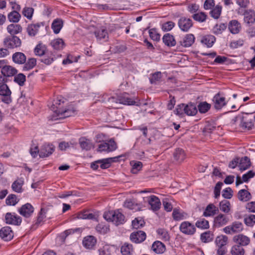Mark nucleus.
Wrapping results in <instances>:
<instances>
[{
    "mask_svg": "<svg viewBox=\"0 0 255 255\" xmlns=\"http://www.w3.org/2000/svg\"><path fill=\"white\" fill-rule=\"evenodd\" d=\"M117 145L115 141L110 139L108 142H103L99 145L98 150L99 151L111 152L116 150Z\"/></svg>",
    "mask_w": 255,
    "mask_h": 255,
    "instance_id": "obj_10",
    "label": "nucleus"
},
{
    "mask_svg": "<svg viewBox=\"0 0 255 255\" xmlns=\"http://www.w3.org/2000/svg\"><path fill=\"white\" fill-rule=\"evenodd\" d=\"M229 221V218L227 216L220 214L214 218V226L220 228L226 225Z\"/></svg>",
    "mask_w": 255,
    "mask_h": 255,
    "instance_id": "obj_14",
    "label": "nucleus"
},
{
    "mask_svg": "<svg viewBox=\"0 0 255 255\" xmlns=\"http://www.w3.org/2000/svg\"><path fill=\"white\" fill-rule=\"evenodd\" d=\"M173 157L177 162L179 163L182 162L185 158L184 151L181 148L176 149L174 152Z\"/></svg>",
    "mask_w": 255,
    "mask_h": 255,
    "instance_id": "obj_36",
    "label": "nucleus"
},
{
    "mask_svg": "<svg viewBox=\"0 0 255 255\" xmlns=\"http://www.w3.org/2000/svg\"><path fill=\"white\" fill-rule=\"evenodd\" d=\"M34 210L33 207L30 203H26L18 209V212L22 216L29 218L32 215Z\"/></svg>",
    "mask_w": 255,
    "mask_h": 255,
    "instance_id": "obj_11",
    "label": "nucleus"
},
{
    "mask_svg": "<svg viewBox=\"0 0 255 255\" xmlns=\"http://www.w3.org/2000/svg\"><path fill=\"white\" fill-rule=\"evenodd\" d=\"M213 101L214 103V107L216 109H221L226 105L225 98L221 96L219 94L215 95Z\"/></svg>",
    "mask_w": 255,
    "mask_h": 255,
    "instance_id": "obj_21",
    "label": "nucleus"
},
{
    "mask_svg": "<svg viewBox=\"0 0 255 255\" xmlns=\"http://www.w3.org/2000/svg\"><path fill=\"white\" fill-rule=\"evenodd\" d=\"M159 238L164 241H168L170 239V236L168 232L163 229H159L157 230Z\"/></svg>",
    "mask_w": 255,
    "mask_h": 255,
    "instance_id": "obj_52",
    "label": "nucleus"
},
{
    "mask_svg": "<svg viewBox=\"0 0 255 255\" xmlns=\"http://www.w3.org/2000/svg\"><path fill=\"white\" fill-rule=\"evenodd\" d=\"M240 126L243 129H251L254 126V124L251 120H248L246 118H242L240 123Z\"/></svg>",
    "mask_w": 255,
    "mask_h": 255,
    "instance_id": "obj_45",
    "label": "nucleus"
},
{
    "mask_svg": "<svg viewBox=\"0 0 255 255\" xmlns=\"http://www.w3.org/2000/svg\"><path fill=\"white\" fill-rule=\"evenodd\" d=\"M12 59L14 63L17 64H23L26 62V57L22 52H17L13 54Z\"/></svg>",
    "mask_w": 255,
    "mask_h": 255,
    "instance_id": "obj_23",
    "label": "nucleus"
},
{
    "mask_svg": "<svg viewBox=\"0 0 255 255\" xmlns=\"http://www.w3.org/2000/svg\"><path fill=\"white\" fill-rule=\"evenodd\" d=\"M130 240L135 243H140L144 241L146 239L145 233L142 231H139L135 233H132L130 236Z\"/></svg>",
    "mask_w": 255,
    "mask_h": 255,
    "instance_id": "obj_19",
    "label": "nucleus"
},
{
    "mask_svg": "<svg viewBox=\"0 0 255 255\" xmlns=\"http://www.w3.org/2000/svg\"><path fill=\"white\" fill-rule=\"evenodd\" d=\"M228 238L225 235L217 236L215 240L216 255H225L227 252L226 245Z\"/></svg>",
    "mask_w": 255,
    "mask_h": 255,
    "instance_id": "obj_2",
    "label": "nucleus"
},
{
    "mask_svg": "<svg viewBox=\"0 0 255 255\" xmlns=\"http://www.w3.org/2000/svg\"><path fill=\"white\" fill-rule=\"evenodd\" d=\"M243 229V224L240 222L235 221L233 222L230 225L224 228L223 231L227 234L233 235L241 232Z\"/></svg>",
    "mask_w": 255,
    "mask_h": 255,
    "instance_id": "obj_4",
    "label": "nucleus"
},
{
    "mask_svg": "<svg viewBox=\"0 0 255 255\" xmlns=\"http://www.w3.org/2000/svg\"><path fill=\"white\" fill-rule=\"evenodd\" d=\"M3 43L8 48H14L21 45V40L16 36H9L4 38Z\"/></svg>",
    "mask_w": 255,
    "mask_h": 255,
    "instance_id": "obj_7",
    "label": "nucleus"
},
{
    "mask_svg": "<svg viewBox=\"0 0 255 255\" xmlns=\"http://www.w3.org/2000/svg\"><path fill=\"white\" fill-rule=\"evenodd\" d=\"M53 114L52 115V120H57L58 119H64L74 115L75 114L76 110L73 107H69L65 109H60L58 111L55 110L54 107H52Z\"/></svg>",
    "mask_w": 255,
    "mask_h": 255,
    "instance_id": "obj_3",
    "label": "nucleus"
},
{
    "mask_svg": "<svg viewBox=\"0 0 255 255\" xmlns=\"http://www.w3.org/2000/svg\"><path fill=\"white\" fill-rule=\"evenodd\" d=\"M216 41V38L212 35H207L203 36L201 39V43L206 45L208 47H211Z\"/></svg>",
    "mask_w": 255,
    "mask_h": 255,
    "instance_id": "obj_31",
    "label": "nucleus"
},
{
    "mask_svg": "<svg viewBox=\"0 0 255 255\" xmlns=\"http://www.w3.org/2000/svg\"><path fill=\"white\" fill-rule=\"evenodd\" d=\"M230 254L231 255H244L245 250L240 245H235L231 247Z\"/></svg>",
    "mask_w": 255,
    "mask_h": 255,
    "instance_id": "obj_42",
    "label": "nucleus"
},
{
    "mask_svg": "<svg viewBox=\"0 0 255 255\" xmlns=\"http://www.w3.org/2000/svg\"><path fill=\"white\" fill-rule=\"evenodd\" d=\"M147 201L151 206V209L154 211H158L161 207L160 199L155 195H151L148 197Z\"/></svg>",
    "mask_w": 255,
    "mask_h": 255,
    "instance_id": "obj_17",
    "label": "nucleus"
},
{
    "mask_svg": "<svg viewBox=\"0 0 255 255\" xmlns=\"http://www.w3.org/2000/svg\"><path fill=\"white\" fill-rule=\"evenodd\" d=\"M233 241L236 243V245H240L241 247L246 246L250 244V239L248 237L243 234H238L233 237Z\"/></svg>",
    "mask_w": 255,
    "mask_h": 255,
    "instance_id": "obj_12",
    "label": "nucleus"
},
{
    "mask_svg": "<svg viewBox=\"0 0 255 255\" xmlns=\"http://www.w3.org/2000/svg\"><path fill=\"white\" fill-rule=\"evenodd\" d=\"M65 99L61 97L58 96L57 98L53 101L52 105L51 106V110L52 111V107H54L55 110H57L58 111L61 109L60 105L61 103L63 104L64 103Z\"/></svg>",
    "mask_w": 255,
    "mask_h": 255,
    "instance_id": "obj_51",
    "label": "nucleus"
},
{
    "mask_svg": "<svg viewBox=\"0 0 255 255\" xmlns=\"http://www.w3.org/2000/svg\"><path fill=\"white\" fill-rule=\"evenodd\" d=\"M5 221L7 224L19 226L22 220L20 216L14 213H7L5 215Z\"/></svg>",
    "mask_w": 255,
    "mask_h": 255,
    "instance_id": "obj_9",
    "label": "nucleus"
},
{
    "mask_svg": "<svg viewBox=\"0 0 255 255\" xmlns=\"http://www.w3.org/2000/svg\"><path fill=\"white\" fill-rule=\"evenodd\" d=\"M250 166L251 161L247 156H245L240 159L239 165L240 170H245L249 168Z\"/></svg>",
    "mask_w": 255,
    "mask_h": 255,
    "instance_id": "obj_38",
    "label": "nucleus"
},
{
    "mask_svg": "<svg viewBox=\"0 0 255 255\" xmlns=\"http://www.w3.org/2000/svg\"><path fill=\"white\" fill-rule=\"evenodd\" d=\"M103 217L106 220L113 222L116 226L125 222V216L119 210L105 212Z\"/></svg>",
    "mask_w": 255,
    "mask_h": 255,
    "instance_id": "obj_1",
    "label": "nucleus"
},
{
    "mask_svg": "<svg viewBox=\"0 0 255 255\" xmlns=\"http://www.w3.org/2000/svg\"><path fill=\"white\" fill-rule=\"evenodd\" d=\"M172 217L175 221H180L187 218V214L181 210L174 209L172 212Z\"/></svg>",
    "mask_w": 255,
    "mask_h": 255,
    "instance_id": "obj_28",
    "label": "nucleus"
},
{
    "mask_svg": "<svg viewBox=\"0 0 255 255\" xmlns=\"http://www.w3.org/2000/svg\"><path fill=\"white\" fill-rule=\"evenodd\" d=\"M54 151V146L52 144L45 143L42 146L39 152V156L43 158L51 155Z\"/></svg>",
    "mask_w": 255,
    "mask_h": 255,
    "instance_id": "obj_13",
    "label": "nucleus"
},
{
    "mask_svg": "<svg viewBox=\"0 0 255 255\" xmlns=\"http://www.w3.org/2000/svg\"><path fill=\"white\" fill-rule=\"evenodd\" d=\"M34 9L30 7H25L22 10V14L28 19L32 17Z\"/></svg>",
    "mask_w": 255,
    "mask_h": 255,
    "instance_id": "obj_62",
    "label": "nucleus"
},
{
    "mask_svg": "<svg viewBox=\"0 0 255 255\" xmlns=\"http://www.w3.org/2000/svg\"><path fill=\"white\" fill-rule=\"evenodd\" d=\"M152 250L156 254H161L165 251V245L160 241L155 242L152 246Z\"/></svg>",
    "mask_w": 255,
    "mask_h": 255,
    "instance_id": "obj_32",
    "label": "nucleus"
},
{
    "mask_svg": "<svg viewBox=\"0 0 255 255\" xmlns=\"http://www.w3.org/2000/svg\"><path fill=\"white\" fill-rule=\"evenodd\" d=\"M96 230L100 234H105L110 231L109 226L105 223H100L96 227Z\"/></svg>",
    "mask_w": 255,
    "mask_h": 255,
    "instance_id": "obj_49",
    "label": "nucleus"
},
{
    "mask_svg": "<svg viewBox=\"0 0 255 255\" xmlns=\"http://www.w3.org/2000/svg\"><path fill=\"white\" fill-rule=\"evenodd\" d=\"M229 29L232 34H237L241 29V24L237 20H232L229 22Z\"/></svg>",
    "mask_w": 255,
    "mask_h": 255,
    "instance_id": "obj_26",
    "label": "nucleus"
},
{
    "mask_svg": "<svg viewBox=\"0 0 255 255\" xmlns=\"http://www.w3.org/2000/svg\"><path fill=\"white\" fill-rule=\"evenodd\" d=\"M46 217V211L43 208H41L39 214L37 216L36 221L35 223L34 226H36V228L41 224V223L43 221V220Z\"/></svg>",
    "mask_w": 255,
    "mask_h": 255,
    "instance_id": "obj_61",
    "label": "nucleus"
},
{
    "mask_svg": "<svg viewBox=\"0 0 255 255\" xmlns=\"http://www.w3.org/2000/svg\"><path fill=\"white\" fill-rule=\"evenodd\" d=\"M161 78V73L160 72H156L152 74L150 78V82L151 84H156L159 81Z\"/></svg>",
    "mask_w": 255,
    "mask_h": 255,
    "instance_id": "obj_64",
    "label": "nucleus"
},
{
    "mask_svg": "<svg viewBox=\"0 0 255 255\" xmlns=\"http://www.w3.org/2000/svg\"><path fill=\"white\" fill-rule=\"evenodd\" d=\"M207 15L203 12H198L193 15V18L198 22H203L206 21Z\"/></svg>",
    "mask_w": 255,
    "mask_h": 255,
    "instance_id": "obj_56",
    "label": "nucleus"
},
{
    "mask_svg": "<svg viewBox=\"0 0 255 255\" xmlns=\"http://www.w3.org/2000/svg\"><path fill=\"white\" fill-rule=\"evenodd\" d=\"M185 114L187 116H195L198 112L197 107L193 104L190 103L187 105L185 104Z\"/></svg>",
    "mask_w": 255,
    "mask_h": 255,
    "instance_id": "obj_30",
    "label": "nucleus"
},
{
    "mask_svg": "<svg viewBox=\"0 0 255 255\" xmlns=\"http://www.w3.org/2000/svg\"><path fill=\"white\" fill-rule=\"evenodd\" d=\"M132 251V245L128 243H125L121 249V252L123 255H130Z\"/></svg>",
    "mask_w": 255,
    "mask_h": 255,
    "instance_id": "obj_47",
    "label": "nucleus"
},
{
    "mask_svg": "<svg viewBox=\"0 0 255 255\" xmlns=\"http://www.w3.org/2000/svg\"><path fill=\"white\" fill-rule=\"evenodd\" d=\"M222 10V6L218 4L212 8L210 11V14L213 18L217 19L221 15Z\"/></svg>",
    "mask_w": 255,
    "mask_h": 255,
    "instance_id": "obj_41",
    "label": "nucleus"
},
{
    "mask_svg": "<svg viewBox=\"0 0 255 255\" xmlns=\"http://www.w3.org/2000/svg\"><path fill=\"white\" fill-rule=\"evenodd\" d=\"M11 95V92L7 84L0 86V96L2 97V102L7 104L10 103L12 101Z\"/></svg>",
    "mask_w": 255,
    "mask_h": 255,
    "instance_id": "obj_6",
    "label": "nucleus"
},
{
    "mask_svg": "<svg viewBox=\"0 0 255 255\" xmlns=\"http://www.w3.org/2000/svg\"><path fill=\"white\" fill-rule=\"evenodd\" d=\"M195 36L192 34H187L179 41L180 44L185 47L191 46L195 41Z\"/></svg>",
    "mask_w": 255,
    "mask_h": 255,
    "instance_id": "obj_18",
    "label": "nucleus"
},
{
    "mask_svg": "<svg viewBox=\"0 0 255 255\" xmlns=\"http://www.w3.org/2000/svg\"><path fill=\"white\" fill-rule=\"evenodd\" d=\"M211 105L206 102H200L198 105L199 112L201 114L207 113L210 109Z\"/></svg>",
    "mask_w": 255,
    "mask_h": 255,
    "instance_id": "obj_53",
    "label": "nucleus"
},
{
    "mask_svg": "<svg viewBox=\"0 0 255 255\" xmlns=\"http://www.w3.org/2000/svg\"><path fill=\"white\" fill-rule=\"evenodd\" d=\"M244 222L248 226H253L255 224V215L251 214L244 218Z\"/></svg>",
    "mask_w": 255,
    "mask_h": 255,
    "instance_id": "obj_63",
    "label": "nucleus"
},
{
    "mask_svg": "<svg viewBox=\"0 0 255 255\" xmlns=\"http://www.w3.org/2000/svg\"><path fill=\"white\" fill-rule=\"evenodd\" d=\"M252 196L249 192L245 189L240 190L238 193V199L243 202H246L251 199Z\"/></svg>",
    "mask_w": 255,
    "mask_h": 255,
    "instance_id": "obj_35",
    "label": "nucleus"
},
{
    "mask_svg": "<svg viewBox=\"0 0 255 255\" xmlns=\"http://www.w3.org/2000/svg\"><path fill=\"white\" fill-rule=\"evenodd\" d=\"M163 43L167 46L172 47L176 45V40L174 36L170 33H166L162 37Z\"/></svg>",
    "mask_w": 255,
    "mask_h": 255,
    "instance_id": "obj_29",
    "label": "nucleus"
},
{
    "mask_svg": "<svg viewBox=\"0 0 255 255\" xmlns=\"http://www.w3.org/2000/svg\"><path fill=\"white\" fill-rule=\"evenodd\" d=\"M79 143L81 147L86 150H90L92 147L90 142L84 138H81L79 140Z\"/></svg>",
    "mask_w": 255,
    "mask_h": 255,
    "instance_id": "obj_58",
    "label": "nucleus"
},
{
    "mask_svg": "<svg viewBox=\"0 0 255 255\" xmlns=\"http://www.w3.org/2000/svg\"><path fill=\"white\" fill-rule=\"evenodd\" d=\"M23 183V179L22 178H19L12 183L11 187L14 191L21 193L22 191V187Z\"/></svg>",
    "mask_w": 255,
    "mask_h": 255,
    "instance_id": "obj_37",
    "label": "nucleus"
},
{
    "mask_svg": "<svg viewBox=\"0 0 255 255\" xmlns=\"http://www.w3.org/2000/svg\"><path fill=\"white\" fill-rule=\"evenodd\" d=\"M13 81L19 86H23L24 85L25 82L26 81V77L24 74L19 73L15 76Z\"/></svg>",
    "mask_w": 255,
    "mask_h": 255,
    "instance_id": "obj_55",
    "label": "nucleus"
},
{
    "mask_svg": "<svg viewBox=\"0 0 255 255\" xmlns=\"http://www.w3.org/2000/svg\"><path fill=\"white\" fill-rule=\"evenodd\" d=\"M195 226L198 228L207 229L209 228V222L204 218H200L196 221Z\"/></svg>",
    "mask_w": 255,
    "mask_h": 255,
    "instance_id": "obj_46",
    "label": "nucleus"
},
{
    "mask_svg": "<svg viewBox=\"0 0 255 255\" xmlns=\"http://www.w3.org/2000/svg\"><path fill=\"white\" fill-rule=\"evenodd\" d=\"M227 26L224 23L217 24L213 28V32L215 34L222 33L226 28Z\"/></svg>",
    "mask_w": 255,
    "mask_h": 255,
    "instance_id": "obj_57",
    "label": "nucleus"
},
{
    "mask_svg": "<svg viewBox=\"0 0 255 255\" xmlns=\"http://www.w3.org/2000/svg\"><path fill=\"white\" fill-rule=\"evenodd\" d=\"M51 45L54 49L60 50L63 48L65 44L62 39L58 38L53 40L51 42Z\"/></svg>",
    "mask_w": 255,
    "mask_h": 255,
    "instance_id": "obj_43",
    "label": "nucleus"
},
{
    "mask_svg": "<svg viewBox=\"0 0 255 255\" xmlns=\"http://www.w3.org/2000/svg\"><path fill=\"white\" fill-rule=\"evenodd\" d=\"M179 230L184 235L192 236L195 233L196 229L195 226L189 221H184L180 224Z\"/></svg>",
    "mask_w": 255,
    "mask_h": 255,
    "instance_id": "obj_5",
    "label": "nucleus"
},
{
    "mask_svg": "<svg viewBox=\"0 0 255 255\" xmlns=\"http://www.w3.org/2000/svg\"><path fill=\"white\" fill-rule=\"evenodd\" d=\"M244 20L248 25H251L255 22V11L252 9L246 10L244 13Z\"/></svg>",
    "mask_w": 255,
    "mask_h": 255,
    "instance_id": "obj_15",
    "label": "nucleus"
},
{
    "mask_svg": "<svg viewBox=\"0 0 255 255\" xmlns=\"http://www.w3.org/2000/svg\"><path fill=\"white\" fill-rule=\"evenodd\" d=\"M94 217L92 213H90L88 211L79 213L77 216V218L79 219H93Z\"/></svg>",
    "mask_w": 255,
    "mask_h": 255,
    "instance_id": "obj_60",
    "label": "nucleus"
},
{
    "mask_svg": "<svg viewBox=\"0 0 255 255\" xmlns=\"http://www.w3.org/2000/svg\"><path fill=\"white\" fill-rule=\"evenodd\" d=\"M218 211V209L213 204L208 205L204 212L203 215L205 217H210L215 215Z\"/></svg>",
    "mask_w": 255,
    "mask_h": 255,
    "instance_id": "obj_33",
    "label": "nucleus"
},
{
    "mask_svg": "<svg viewBox=\"0 0 255 255\" xmlns=\"http://www.w3.org/2000/svg\"><path fill=\"white\" fill-rule=\"evenodd\" d=\"M23 67V71H28L32 69L36 64V60L35 58H31L25 62Z\"/></svg>",
    "mask_w": 255,
    "mask_h": 255,
    "instance_id": "obj_50",
    "label": "nucleus"
},
{
    "mask_svg": "<svg viewBox=\"0 0 255 255\" xmlns=\"http://www.w3.org/2000/svg\"><path fill=\"white\" fill-rule=\"evenodd\" d=\"M214 235L210 231H207L202 233L200 235V240L202 242L207 243L213 241Z\"/></svg>",
    "mask_w": 255,
    "mask_h": 255,
    "instance_id": "obj_40",
    "label": "nucleus"
},
{
    "mask_svg": "<svg viewBox=\"0 0 255 255\" xmlns=\"http://www.w3.org/2000/svg\"><path fill=\"white\" fill-rule=\"evenodd\" d=\"M97 242L96 239L92 236L85 237L83 240V246L87 249H92Z\"/></svg>",
    "mask_w": 255,
    "mask_h": 255,
    "instance_id": "obj_25",
    "label": "nucleus"
},
{
    "mask_svg": "<svg viewBox=\"0 0 255 255\" xmlns=\"http://www.w3.org/2000/svg\"><path fill=\"white\" fill-rule=\"evenodd\" d=\"M220 209L224 213H228L230 210V203L227 200H223L220 203Z\"/></svg>",
    "mask_w": 255,
    "mask_h": 255,
    "instance_id": "obj_59",
    "label": "nucleus"
},
{
    "mask_svg": "<svg viewBox=\"0 0 255 255\" xmlns=\"http://www.w3.org/2000/svg\"><path fill=\"white\" fill-rule=\"evenodd\" d=\"M2 75L5 77H11L17 73V70L10 65H5L1 70Z\"/></svg>",
    "mask_w": 255,
    "mask_h": 255,
    "instance_id": "obj_24",
    "label": "nucleus"
},
{
    "mask_svg": "<svg viewBox=\"0 0 255 255\" xmlns=\"http://www.w3.org/2000/svg\"><path fill=\"white\" fill-rule=\"evenodd\" d=\"M0 237L4 241H8L13 237V233L10 227L6 226L0 230Z\"/></svg>",
    "mask_w": 255,
    "mask_h": 255,
    "instance_id": "obj_16",
    "label": "nucleus"
},
{
    "mask_svg": "<svg viewBox=\"0 0 255 255\" xmlns=\"http://www.w3.org/2000/svg\"><path fill=\"white\" fill-rule=\"evenodd\" d=\"M46 47L45 45L42 43H39L34 48V53L38 56H42L45 54Z\"/></svg>",
    "mask_w": 255,
    "mask_h": 255,
    "instance_id": "obj_54",
    "label": "nucleus"
},
{
    "mask_svg": "<svg viewBox=\"0 0 255 255\" xmlns=\"http://www.w3.org/2000/svg\"><path fill=\"white\" fill-rule=\"evenodd\" d=\"M6 29L11 35L15 36V35L20 33L22 28L18 24H10L7 26Z\"/></svg>",
    "mask_w": 255,
    "mask_h": 255,
    "instance_id": "obj_27",
    "label": "nucleus"
},
{
    "mask_svg": "<svg viewBox=\"0 0 255 255\" xmlns=\"http://www.w3.org/2000/svg\"><path fill=\"white\" fill-rule=\"evenodd\" d=\"M178 25L181 31L188 32L193 26V21L189 18L182 16L178 19Z\"/></svg>",
    "mask_w": 255,
    "mask_h": 255,
    "instance_id": "obj_8",
    "label": "nucleus"
},
{
    "mask_svg": "<svg viewBox=\"0 0 255 255\" xmlns=\"http://www.w3.org/2000/svg\"><path fill=\"white\" fill-rule=\"evenodd\" d=\"M51 27L55 33H58L62 27V21L61 19H55L52 23Z\"/></svg>",
    "mask_w": 255,
    "mask_h": 255,
    "instance_id": "obj_48",
    "label": "nucleus"
},
{
    "mask_svg": "<svg viewBox=\"0 0 255 255\" xmlns=\"http://www.w3.org/2000/svg\"><path fill=\"white\" fill-rule=\"evenodd\" d=\"M41 25H44L42 22L29 24L26 28L28 34L30 36H35L38 32L39 29Z\"/></svg>",
    "mask_w": 255,
    "mask_h": 255,
    "instance_id": "obj_22",
    "label": "nucleus"
},
{
    "mask_svg": "<svg viewBox=\"0 0 255 255\" xmlns=\"http://www.w3.org/2000/svg\"><path fill=\"white\" fill-rule=\"evenodd\" d=\"M115 157L114 158H108L98 160V162H100V166L102 169H107L110 167L112 162L114 161Z\"/></svg>",
    "mask_w": 255,
    "mask_h": 255,
    "instance_id": "obj_44",
    "label": "nucleus"
},
{
    "mask_svg": "<svg viewBox=\"0 0 255 255\" xmlns=\"http://www.w3.org/2000/svg\"><path fill=\"white\" fill-rule=\"evenodd\" d=\"M119 100L120 103L124 105H134L136 103V102L130 98L127 94H124L120 96Z\"/></svg>",
    "mask_w": 255,
    "mask_h": 255,
    "instance_id": "obj_34",
    "label": "nucleus"
},
{
    "mask_svg": "<svg viewBox=\"0 0 255 255\" xmlns=\"http://www.w3.org/2000/svg\"><path fill=\"white\" fill-rule=\"evenodd\" d=\"M95 35L97 40L106 41L109 38L108 33L107 30L101 27L95 31Z\"/></svg>",
    "mask_w": 255,
    "mask_h": 255,
    "instance_id": "obj_20",
    "label": "nucleus"
},
{
    "mask_svg": "<svg viewBox=\"0 0 255 255\" xmlns=\"http://www.w3.org/2000/svg\"><path fill=\"white\" fill-rule=\"evenodd\" d=\"M21 18V15L18 11L13 10L7 15V18L11 22L17 23Z\"/></svg>",
    "mask_w": 255,
    "mask_h": 255,
    "instance_id": "obj_39",
    "label": "nucleus"
}]
</instances>
